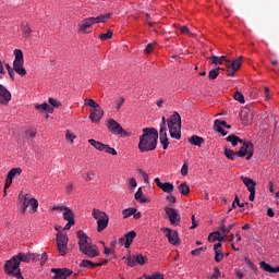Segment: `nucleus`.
<instances>
[{
	"mask_svg": "<svg viewBox=\"0 0 279 279\" xmlns=\"http://www.w3.org/2000/svg\"><path fill=\"white\" fill-rule=\"evenodd\" d=\"M143 134L140 136L138 149L142 154L154 151L158 147V130L154 128L143 129Z\"/></svg>",
	"mask_w": 279,
	"mask_h": 279,
	"instance_id": "f257e3e1",
	"label": "nucleus"
},
{
	"mask_svg": "<svg viewBox=\"0 0 279 279\" xmlns=\"http://www.w3.org/2000/svg\"><path fill=\"white\" fill-rule=\"evenodd\" d=\"M168 130L171 138L180 141L182 138V117L178 111H174L173 114L167 120V118H161L160 130Z\"/></svg>",
	"mask_w": 279,
	"mask_h": 279,
	"instance_id": "f03ea898",
	"label": "nucleus"
},
{
	"mask_svg": "<svg viewBox=\"0 0 279 279\" xmlns=\"http://www.w3.org/2000/svg\"><path fill=\"white\" fill-rule=\"evenodd\" d=\"M80 252L87 256V258H97L101 252H99V247L93 243H88V235L84 233V231L77 232Z\"/></svg>",
	"mask_w": 279,
	"mask_h": 279,
	"instance_id": "7ed1b4c3",
	"label": "nucleus"
},
{
	"mask_svg": "<svg viewBox=\"0 0 279 279\" xmlns=\"http://www.w3.org/2000/svg\"><path fill=\"white\" fill-rule=\"evenodd\" d=\"M84 106L90 108L89 120L92 123H101V119H104V109L101 106L97 104L93 98H86L84 100Z\"/></svg>",
	"mask_w": 279,
	"mask_h": 279,
	"instance_id": "20e7f679",
	"label": "nucleus"
},
{
	"mask_svg": "<svg viewBox=\"0 0 279 279\" xmlns=\"http://www.w3.org/2000/svg\"><path fill=\"white\" fill-rule=\"evenodd\" d=\"M19 201L22 208V215H25L27 209L29 215H36V213H38V199L29 198V195L20 193Z\"/></svg>",
	"mask_w": 279,
	"mask_h": 279,
	"instance_id": "39448f33",
	"label": "nucleus"
},
{
	"mask_svg": "<svg viewBox=\"0 0 279 279\" xmlns=\"http://www.w3.org/2000/svg\"><path fill=\"white\" fill-rule=\"evenodd\" d=\"M108 19H110V14H100L96 17H86L78 25V32H82V34H88V29H90L93 25H97V23H106Z\"/></svg>",
	"mask_w": 279,
	"mask_h": 279,
	"instance_id": "423d86ee",
	"label": "nucleus"
},
{
	"mask_svg": "<svg viewBox=\"0 0 279 279\" xmlns=\"http://www.w3.org/2000/svg\"><path fill=\"white\" fill-rule=\"evenodd\" d=\"M54 230H57V247L60 256H66L69 252V235L66 233H62V227L56 226Z\"/></svg>",
	"mask_w": 279,
	"mask_h": 279,
	"instance_id": "0eeeda50",
	"label": "nucleus"
},
{
	"mask_svg": "<svg viewBox=\"0 0 279 279\" xmlns=\"http://www.w3.org/2000/svg\"><path fill=\"white\" fill-rule=\"evenodd\" d=\"M20 267L21 264L19 263V259H16L15 255H13V257L5 262L4 271L13 278L23 279Z\"/></svg>",
	"mask_w": 279,
	"mask_h": 279,
	"instance_id": "6e6552de",
	"label": "nucleus"
},
{
	"mask_svg": "<svg viewBox=\"0 0 279 279\" xmlns=\"http://www.w3.org/2000/svg\"><path fill=\"white\" fill-rule=\"evenodd\" d=\"M13 54L15 57L13 61V71L17 73V75H21V77H25L27 75V70H25V59L23 57V50L15 49L13 51Z\"/></svg>",
	"mask_w": 279,
	"mask_h": 279,
	"instance_id": "1a4fd4ad",
	"label": "nucleus"
},
{
	"mask_svg": "<svg viewBox=\"0 0 279 279\" xmlns=\"http://www.w3.org/2000/svg\"><path fill=\"white\" fill-rule=\"evenodd\" d=\"M92 216L97 221V232H104L108 228V223H110V216L97 208L93 209Z\"/></svg>",
	"mask_w": 279,
	"mask_h": 279,
	"instance_id": "9d476101",
	"label": "nucleus"
},
{
	"mask_svg": "<svg viewBox=\"0 0 279 279\" xmlns=\"http://www.w3.org/2000/svg\"><path fill=\"white\" fill-rule=\"evenodd\" d=\"M160 231L162 232V234H165L166 239H168L170 245H181L182 240L180 239V234L178 233V231L166 227L161 228Z\"/></svg>",
	"mask_w": 279,
	"mask_h": 279,
	"instance_id": "9b49d317",
	"label": "nucleus"
},
{
	"mask_svg": "<svg viewBox=\"0 0 279 279\" xmlns=\"http://www.w3.org/2000/svg\"><path fill=\"white\" fill-rule=\"evenodd\" d=\"M239 158H245L246 160H252L254 157V144L252 142L242 141V147L236 151Z\"/></svg>",
	"mask_w": 279,
	"mask_h": 279,
	"instance_id": "f8f14e48",
	"label": "nucleus"
},
{
	"mask_svg": "<svg viewBox=\"0 0 279 279\" xmlns=\"http://www.w3.org/2000/svg\"><path fill=\"white\" fill-rule=\"evenodd\" d=\"M125 260V264L128 267H136V265H145L147 263V256L143 254H136V255H129L126 257H123Z\"/></svg>",
	"mask_w": 279,
	"mask_h": 279,
	"instance_id": "ddd939ff",
	"label": "nucleus"
},
{
	"mask_svg": "<svg viewBox=\"0 0 279 279\" xmlns=\"http://www.w3.org/2000/svg\"><path fill=\"white\" fill-rule=\"evenodd\" d=\"M89 145L97 149L98 151H105L106 154H109L110 156H117V149L113 147H110L108 144H104L101 142H98L97 140H88Z\"/></svg>",
	"mask_w": 279,
	"mask_h": 279,
	"instance_id": "4468645a",
	"label": "nucleus"
},
{
	"mask_svg": "<svg viewBox=\"0 0 279 279\" xmlns=\"http://www.w3.org/2000/svg\"><path fill=\"white\" fill-rule=\"evenodd\" d=\"M107 128L111 134H116L118 136H128V132L123 130V126L119 124L114 119H109L107 122Z\"/></svg>",
	"mask_w": 279,
	"mask_h": 279,
	"instance_id": "2eb2a0df",
	"label": "nucleus"
},
{
	"mask_svg": "<svg viewBox=\"0 0 279 279\" xmlns=\"http://www.w3.org/2000/svg\"><path fill=\"white\" fill-rule=\"evenodd\" d=\"M241 64H243V57H239L232 61L227 60V74L230 77H234V73L241 69Z\"/></svg>",
	"mask_w": 279,
	"mask_h": 279,
	"instance_id": "dca6fc26",
	"label": "nucleus"
},
{
	"mask_svg": "<svg viewBox=\"0 0 279 279\" xmlns=\"http://www.w3.org/2000/svg\"><path fill=\"white\" fill-rule=\"evenodd\" d=\"M165 213L171 223V226H180V221H182V217L180 216V213H178V209L172 207H165Z\"/></svg>",
	"mask_w": 279,
	"mask_h": 279,
	"instance_id": "f3484780",
	"label": "nucleus"
},
{
	"mask_svg": "<svg viewBox=\"0 0 279 279\" xmlns=\"http://www.w3.org/2000/svg\"><path fill=\"white\" fill-rule=\"evenodd\" d=\"M241 180L250 192V202H254V199L256 198V182L252 178L247 177H241Z\"/></svg>",
	"mask_w": 279,
	"mask_h": 279,
	"instance_id": "a211bd4d",
	"label": "nucleus"
},
{
	"mask_svg": "<svg viewBox=\"0 0 279 279\" xmlns=\"http://www.w3.org/2000/svg\"><path fill=\"white\" fill-rule=\"evenodd\" d=\"M136 239V231H129L123 236L119 239V245L129 250V247L134 243Z\"/></svg>",
	"mask_w": 279,
	"mask_h": 279,
	"instance_id": "6ab92c4d",
	"label": "nucleus"
},
{
	"mask_svg": "<svg viewBox=\"0 0 279 279\" xmlns=\"http://www.w3.org/2000/svg\"><path fill=\"white\" fill-rule=\"evenodd\" d=\"M51 274H53L52 279H68L73 276V271L69 268H52Z\"/></svg>",
	"mask_w": 279,
	"mask_h": 279,
	"instance_id": "aec40b11",
	"label": "nucleus"
},
{
	"mask_svg": "<svg viewBox=\"0 0 279 279\" xmlns=\"http://www.w3.org/2000/svg\"><path fill=\"white\" fill-rule=\"evenodd\" d=\"M63 219L64 221H68L63 230H71V228L75 226V214L73 213V209L68 207V209L63 211Z\"/></svg>",
	"mask_w": 279,
	"mask_h": 279,
	"instance_id": "412c9836",
	"label": "nucleus"
},
{
	"mask_svg": "<svg viewBox=\"0 0 279 279\" xmlns=\"http://www.w3.org/2000/svg\"><path fill=\"white\" fill-rule=\"evenodd\" d=\"M11 100L12 94L10 93V90H8L5 86L0 85V104L2 106H8V104H10Z\"/></svg>",
	"mask_w": 279,
	"mask_h": 279,
	"instance_id": "4be33fe9",
	"label": "nucleus"
},
{
	"mask_svg": "<svg viewBox=\"0 0 279 279\" xmlns=\"http://www.w3.org/2000/svg\"><path fill=\"white\" fill-rule=\"evenodd\" d=\"M154 182L157 184L158 189H161V191H163V193H168L169 195H171V193H173L175 186L173 185V183H161L160 182V178H155Z\"/></svg>",
	"mask_w": 279,
	"mask_h": 279,
	"instance_id": "5701e85b",
	"label": "nucleus"
},
{
	"mask_svg": "<svg viewBox=\"0 0 279 279\" xmlns=\"http://www.w3.org/2000/svg\"><path fill=\"white\" fill-rule=\"evenodd\" d=\"M214 128H215L216 132H219V134H222V136H227L228 132L223 128H226L227 130H230V128H232V126L229 125L228 122H226V121L216 120L214 123Z\"/></svg>",
	"mask_w": 279,
	"mask_h": 279,
	"instance_id": "b1692460",
	"label": "nucleus"
},
{
	"mask_svg": "<svg viewBox=\"0 0 279 279\" xmlns=\"http://www.w3.org/2000/svg\"><path fill=\"white\" fill-rule=\"evenodd\" d=\"M17 259V262L21 263H32V260H36L38 258L37 254L34 253H19L17 255H14Z\"/></svg>",
	"mask_w": 279,
	"mask_h": 279,
	"instance_id": "393cba45",
	"label": "nucleus"
},
{
	"mask_svg": "<svg viewBox=\"0 0 279 279\" xmlns=\"http://www.w3.org/2000/svg\"><path fill=\"white\" fill-rule=\"evenodd\" d=\"M104 265H108V259H104V262L100 263H93L92 260L83 259L80 263V267H84L85 269H95V267H101Z\"/></svg>",
	"mask_w": 279,
	"mask_h": 279,
	"instance_id": "a878e982",
	"label": "nucleus"
},
{
	"mask_svg": "<svg viewBox=\"0 0 279 279\" xmlns=\"http://www.w3.org/2000/svg\"><path fill=\"white\" fill-rule=\"evenodd\" d=\"M227 223V219H222L220 222V226L218 227V230H220V232L222 234H225V236H228L227 234H230V231L232 230V228H234V226H236V222H232L229 226H226Z\"/></svg>",
	"mask_w": 279,
	"mask_h": 279,
	"instance_id": "bb28decb",
	"label": "nucleus"
},
{
	"mask_svg": "<svg viewBox=\"0 0 279 279\" xmlns=\"http://www.w3.org/2000/svg\"><path fill=\"white\" fill-rule=\"evenodd\" d=\"M159 141L162 149H169V137L167 136V130H159Z\"/></svg>",
	"mask_w": 279,
	"mask_h": 279,
	"instance_id": "cd10ccee",
	"label": "nucleus"
},
{
	"mask_svg": "<svg viewBox=\"0 0 279 279\" xmlns=\"http://www.w3.org/2000/svg\"><path fill=\"white\" fill-rule=\"evenodd\" d=\"M136 202L140 204H149L151 199L143 194V187H138L137 192L134 195Z\"/></svg>",
	"mask_w": 279,
	"mask_h": 279,
	"instance_id": "c85d7f7f",
	"label": "nucleus"
},
{
	"mask_svg": "<svg viewBox=\"0 0 279 279\" xmlns=\"http://www.w3.org/2000/svg\"><path fill=\"white\" fill-rule=\"evenodd\" d=\"M259 267L267 274H279V266L271 267V265L267 264V262H260Z\"/></svg>",
	"mask_w": 279,
	"mask_h": 279,
	"instance_id": "c756f323",
	"label": "nucleus"
},
{
	"mask_svg": "<svg viewBox=\"0 0 279 279\" xmlns=\"http://www.w3.org/2000/svg\"><path fill=\"white\" fill-rule=\"evenodd\" d=\"M209 243H215V241H226V235L221 231L211 232L208 235Z\"/></svg>",
	"mask_w": 279,
	"mask_h": 279,
	"instance_id": "7c9ffc66",
	"label": "nucleus"
},
{
	"mask_svg": "<svg viewBox=\"0 0 279 279\" xmlns=\"http://www.w3.org/2000/svg\"><path fill=\"white\" fill-rule=\"evenodd\" d=\"M189 143H190V145H194L195 147H201V145H204L205 140H204V137H202L199 135H192L189 138Z\"/></svg>",
	"mask_w": 279,
	"mask_h": 279,
	"instance_id": "2f4dec72",
	"label": "nucleus"
},
{
	"mask_svg": "<svg viewBox=\"0 0 279 279\" xmlns=\"http://www.w3.org/2000/svg\"><path fill=\"white\" fill-rule=\"evenodd\" d=\"M35 110H37L38 112H49L50 114L53 113V108H50L49 104H47V102L36 104Z\"/></svg>",
	"mask_w": 279,
	"mask_h": 279,
	"instance_id": "473e14b6",
	"label": "nucleus"
},
{
	"mask_svg": "<svg viewBox=\"0 0 279 279\" xmlns=\"http://www.w3.org/2000/svg\"><path fill=\"white\" fill-rule=\"evenodd\" d=\"M21 31L25 38H29V36H32V26L27 22L22 23Z\"/></svg>",
	"mask_w": 279,
	"mask_h": 279,
	"instance_id": "72a5a7b5",
	"label": "nucleus"
},
{
	"mask_svg": "<svg viewBox=\"0 0 279 279\" xmlns=\"http://www.w3.org/2000/svg\"><path fill=\"white\" fill-rule=\"evenodd\" d=\"M226 141L228 142V143H231V145L233 146V147H236L238 145H239V143H243V140H241L239 136H236V135H229L227 138H226Z\"/></svg>",
	"mask_w": 279,
	"mask_h": 279,
	"instance_id": "f704fd0d",
	"label": "nucleus"
},
{
	"mask_svg": "<svg viewBox=\"0 0 279 279\" xmlns=\"http://www.w3.org/2000/svg\"><path fill=\"white\" fill-rule=\"evenodd\" d=\"M210 60L213 64H223V62L227 63L228 58L226 56H221V57L211 56Z\"/></svg>",
	"mask_w": 279,
	"mask_h": 279,
	"instance_id": "c9c22d12",
	"label": "nucleus"
},
{
	"mask_svg": "<svg viewBox=\"0 0 279 279\" xmlns=\"http://www.w3.org/2000/svg\"><path fill=\"white\" fill-rule=\"evenodd\" d=\"M21 173H23L22 168H13L8 172L7 177L11 178V180H14V178H16V175H21Z\"/></svg>",
	"mask_w": 279,
	"mask_h": 279,
	"instance_id": "e433bc0d",
	"label": "nucleus"
},
{
	"mask_svg": "<svg viewBox=\"0 0 279 279\" xmlns=\"http://www.w3.org/2000/svg\"><path fill=\"white\" fill-rule=\"evenodd\" d=\"M137 213V209L134 207L126 208L122 210L123 219H128L129 217H132V215H135Z\"/></svg>",
	"mask_w": 279,
	"mask_h": 279,
	"instance_id": "4c0bfd02",
	"label": "nucleus"
},
{
	"mask_svg": "<svg viewBox=\"0 0 279 279\" xmlns=\"http://www.w3.org/2000/svg\"><path fill=\"white\" fill-rule=\"evenodd\" d=\"M179 192L181 195H189V193H191V187L186 183H181L179 185Z\"/></svg>",
	"mask_w": 279,
	"mask_h": 279,
	"instance_id": "58836bf2",
	"label": "nucleus"
},
{
	"mask_svg": "<svg viewBox=\"0 0 279 279\" xmlns=\"http://www.w3.org/2000/svg\"><path fill=\"white\" fill-rule=\"evenodd\" d=\"M225 156L229 160H234V158H236L238 155L236 151H234L233 149L225 148Z\"/></svg>",
	"mask_w": 279,
	"mask_h": 279,
	"instance_id": "ea45409f",
	"label": "nucleus"
},
{
	"mask_svg": "<svg viewBox=\"0 0 279 279\" xmlns=\"http://www.w3.org/2000/svg\"><path fill=\"white\" fill-rule=\"evenodd\" d=\"M233 99L239 101V104H245V96L241 92H235Z\"/></svg>",
	"mask_w": 279,
	"mask_h": 279,
	"instance_id": "a19ab883",
	"label": "nucleus"
},
{
	"mask_svg": "<svg viewBox=\"0 0 279 279\" xmlns=\"http://www.w3.org/2000/svg\"><path fill=\"white\" fill-rule=\"evenodd\" d=\"M244 260H245L246 265H248V267H251V269L254 271V274H258V266L256 264H254L247 257H245Z\"/></svg>",
	"mask_w": 279,
	"mask_h": 279,
	"instance_id": "79ce46f5",
	"label": "nucleus"
},
{
	"mask_svg": "<svg viewBox=\"0 0 279 279\" xmlns=\"http://www.w3.org/2000/svg\"><path fill=\"white\" fill-rule=\"evenodd\" d=\"M236 206H239V208H245V206H247V203H241V201L239 199V196H235L232 203V207L236 208Z\"/></svg>",
	"mask_w": 279,
	"mask_h": 279,
	"instance_id": "37998d69",
	"label": "nucleus"
},
{
	"mask_svg": "<svg viewBox=\"0 0 279 279\" xmlns=\"http://www.w3.org/2000/svg\"><path fill=\"white\" fill-rule=\"evenodd\" d=\"M219 71H221V68L211 70L208 74L209 80H217L219 77Z\"/></svg>",
	"mask_w": 279,
	"mask_h": 279,
	"instance_id": "c03bdc74",
	"label": "nucleus"
},
{
	"mask_svg": "<svg viewBox=\"0 0 279 279\" xmlns=\"http://www.w3.org/2000/svg\"><path fill=\"white\" fill-rule=\"evenodd\" d=\"M77 136L73 134V132H71L70 130L66 131L65 140L70 141L71 144H73Z\"/></svg>",
	"mask_w": 279,
	"mask_h": 279,
	"instance_id": "a18cd8bd",
	"label": "nucleus"
},
{
	"mask_svg": "<svg viewBox=\"0 0 279 279\" xmlns=\"http://www.w3.org/2000/svg\"><path fill=\"white\" fill-rule=\"evenodd\" d=\"M99 40H110L112 38V31H107V33L99 35Z\"/></svg>",
	"mask_w": 279,
	"mask_h": 279,
	"instance_id": "49530a36",
	"label": "nucleus"
},
{
	"mask_svg": "<svg viewBox=\"0 0 279 279\" xmlns=\"http://www.w3.org/2000/svg\"><path fill=\"white\" fill-rule=\"evenodd\" d=\"M48 104H50V106L53 108H60V106H62V102L56 98H48Z\"/></svg>",
	"mask_w": 279,
	"mask_h": 279,
	"instance_id": "de8ad7c7",
	"label": "nucleus"
},
{
	"mask_svg": "<svg viewBox=\"0 0 279 279\" xmlns=\"http://www.w3.org/2000/svg\"><path fill=\"white\" fill-rule=\"evenodd\" d=\"M12 180H13L12 178L7 175L5 183H4V197L5 195H8V189L12 186Z\"/></svg>",
	"mask_w": 279,
	"mask_h": 279,
	"instance_id": "09e8293b",
	"label": "nucleus"
},
{
	"mask_svg": "<svg viewBox=\"0 0 279 279\" xmlns=\"http://www.w3.org/2000/svg\"><path fill=\"white\" fill-rule=\"evenodd\" d=\"M215 252V260L216 263H221L223 260V251H214Z\"/></svg>",
	"mask_w": 279,
	"mask_h": 279,
	"instance_id": "8fccbe9b",
	"label": "nucleus"
},
{
	"mask_svg": "<svg viewBox=\"0 0 279 279\" xmlns=\"http://www.w3.org/2000/svg\"><path fill=\"white\" fill-rule=\"evenodd\" d=\"M180 32L181 34H189L192 38H195V34L191 32L190 28H187V26H181L180 27Z\"/></svg>",
	"mask_w": 279,
	"mask_h": 279,
	"instance_id": "3c124183",
	"label": "nucleus"
},
{
	"mask_svg": "<svg viewBox=\"0 0 279 279\" xmlns=\"http://www.w3.org/2000/svg\"><path fill=\"white\" fill-rule=\"evenodd\" d=\"M181 175H183V178H185V175H189V163L187 162L183 163V166L181 168Z\"/></svg>",
	"mask_w": 279,
	"mask_h": 279,
	"instance_id": "603ef678",
	"label": "nucleus"
},
{
	"mask_svg": "<svg viewBox=\"0 0 279 279\" xmlns=\"http://www.w3.org/2000/svg\"><path fill=\"white\" fill-rule=\"evenodd\" d=\"M263 95H264L266 101H269L271 99V94H270L269 87H264Z\"/></svg>",
	"mask_w": 279,
	"mask_h": 279,
	"instance_id": "864d4df0",
	"label": "nucleus"
},
{
	"mask_svg": "<svg viewBox=\"0 0 279 279\" xmlns=\"http://www.w3.org/2000/svg\"><path fill=\"white\" fill-rule=\"evenodd\" d=\"M26 134L29 138H36V135L38 134V132L36 131V129H31L26 131Z\"/></svg>",
	"mask_w": 279,
	"mask_h": 279,
	"instance_id": "5fc2aeb1",
	"label": "nucleus"
},
{
	"mask_svg": "<svg viewBox=\"0 0 279 279\" xmlns=\"http://www.w3.org/2000/svg\"><path fill=\"white\" fill-rule=\"evenodd\" d=\"M86 180H87V182H90V181L95 180V172H94V170L87 171Z\"/></svg>",
	"mask_w": 279,
	"mask_h": 279,
	"instance_id": "6e6d98bb",
	"label": "nucleus"
},
{
	"mask_svg": "<svg viewBox=\"0 0 279 279\" xmlns=\"http://www.w3.org/2000/svg\"><path fill=\"white\" fill-rule=\"evenodd\" d=\"M129 186H130V189H136L138 186V183L136 182L135 178H131L129 180Z\"/></svg>",
	"mask_w": 279,
	"mask_h": 279,
	"instance_id": "4d7b16f0",
	"label": "nucleus"
},
{
	"mask_svg": "<svg viewBox=\"0 0 279 279\" xmlns=\"http://www.w3.org/2000/svg\"><path fill=\"white\" fill-rule=\"evenodd\" d=\"M146 279H165V277L160 272H155L154 275L146 277Z\"/></svg>",
	"mask_w": 279,
	"mask_h": 279,
	"instance_id": "13d9d810",
	"label": "nucleus"
},
{
	"mask_svg": "<svg viewBox=\"0 0 279 279\" xmlns=\"http://www.w3.org/2000/svg\"><path fill=\"white\" fill-rule=\"evenodd\" d=\"M204 250H206V248H204V247H198V248H196V250H193V251L191 252V255H192V256H199V254H202V252H204Z\"/></svg>",
	"mask_w": 279,
	"mask_h": 279,
	"instance_id": "bf43d9fd",
	"label": "nucleus"
},
{
	"mask_svg": "<svg viewBox=\"0 0 279 279\" xmlns=\"http://www.w3.org/2000/svg\"><path fill=\"white\" fill-rule=\"evenodd\" d=\"M69 207H66V206H53L52 207V210H59V213H62V215H63V213L68 209Z\"/></svg>",
	"mask_w": 279,
	"mask_h": 279,
	"instance_id": "052dcab7",
	"label": "nucleus"
},
{
	"mask_svg": "<svg viewBox=\"0 0 279 279\" xmlns=\"http://www.w3.org/2000/svg\"><path fill=\"white\" fill-rule=\"evenodd\" d=\"M123 104H125V98L120 97L117 101V109L121 110V107L123 106Z\"/></svg>",
	"mask_w": 279,
	"mask_h": 279,
	"instance_id": "680f3d73",
	"label": "nucleus"
},
{
	"mask_svg": "<svg viewBox=\"0 0 279 279\" xmlns=\"http://www.w3.org/2000/svg\"><path fill=\"white\" fill-rule=\"evenodd\" d=\"M75 186L73 185V182H69L66 187H65V191H68L69 194L73 193Z\"/></svg>",
	"mask_w": 279,
	"mask_h": 279,
	"instance_id": "e2e57ef3",
	"label": "nucleus"
},
{
	"mask_svg": "<svg viewBox=\"0 0 279 279\" xmlns=\"http://www.w3.org/2000/svg\"><path fill=\"white\" fill-rule=\"evenodd\" d=\"M220 276H221V271L219 270V268H215L211 278L218 279Z\"/></svg>",
	"mask_w": 279,
	"mask_h": 279,
	"instance_id": "0e129e2a",
	"label": "nucleus"
},
{
	"mask_svg": "<svg viewBox=\"0 0 279 279\" xmlns=\"http://www.w3.org/2000/svg\"><path fill=\"white\" fill-rule=\"evenodd\" d=\"M154 51V44H148L145 48V52L147 53V56H149V53H151Z\"/></svg>",
	"mask_w": 279,
	"mask_h": 279,
	"instance_id": "69168bd1",
	"label": "nucleus"
},
{
	"mask_svg": "<svg viewBox=\"0 0 279 279\" xmlns=\"http://www.w3.org/2000/svg\"><path fill=\"white\" fill-rule=\"evenodd\" d=\"M197 226L198 223H197V220H195V215H192V226L190 227V230H195Z\"/></svg>",
	"mask_w": 279,
	"mask_h": 279,
	"instance_id": "338daca9",
	"label": "nucleus"
},
{
	"mask_svg": "<svg viewBox=\"0 0 279 279\" xmlns=\"http://www.w3.org/2000/svg\"><path fill=\"white\" fill-rule=\"evenodd\" d=\"M166 199L169 204H175V202H177L175 196H173V195L167 196Z\"/></svg>",
	"mask_w": 279,
	"mask_h": 279,
	"instance_id": "774afa93",
	"label": "nucleus"
}]
</instances>
